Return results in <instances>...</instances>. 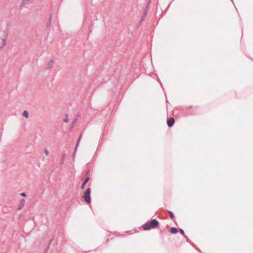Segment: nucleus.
I'll return each mask as SVG.
<instances>
[{"mask_svg":"<svg viewBox=\"0 0 253 253\" xmlns=\"http://www.w3.org/2000/svg\"><path fill=\"white\" fill-rule=\"evenodd\" d=\"M159 225V221L155 219L150 221H148L143 225V228L145 230H150L151 228H155Z\"/></svg>","mask_w":253,"mask_h":253,"instance_id":"nucleus-1","label":"nucleus"},{"mask_svg":"<svg viewBox=\"0 0 253 253\" xmlns=\"http://www.w3.org/2000/svg\"><path fill=\"white\" fill-rule=\"evenodd\" d=\"M90 192L91 189L90 188H87L84 192V195L83 196V198L84 199L85 202L87 204H90L91 202L90 200Z\"/></svg>","mask_w":253,"mask_h":253,"instance_id":"nucleus-2","label":"nucleus"},{"mask_svg":"<svg viewBox=\"0 0 253 253\" xmlns=\"http://www.w3.org/2000/svg\"><path fill=\"white\" fill-rule=\"evenodd\" d=\"M53 63H54V60L53 59H51L46 64V67H45V69L46 70H51L53 67Z\"/></svg>","mask_w":253,"mask_h":253,"instance_id":"nucleus-3","label":"nucleus"},{"mask_svg":"<svg viewBox=\"0 0 253 253\" xmlns=\"http://www.w3.org/2000/svg\"><path fill=\"white\" fill-rule=\"evenodd\" d=\"M175 123V120L173 118H170L167 120V125L169 127H171L173 126Z\"/></svg>","mask_w":253,"mask_h":253,"instance_id":"nucleus-4","label":"nucleus"},{"mask_svg":"<svg viewBox=\"0 0 253 253\" xmlns=\"http://www.w3.org/2000/svg\"><path fill=\"white\" fill-rule=\"evenodd\" d=\"M148 6H149V4H148L147 6H146V9H145V10L143 12V14L141 19L139 22L140 23H141V22H142L144 21L145 17L146 16V15L147 14V12H148Z\"/></svg>","mask_w":253,"mask_h":253,"instance_id":"nucleus-5","label":"nucleus"},{"mask_svg":"<svg viewBox=\"0 0 253 253\" xmlns=\"http://www.w3.org/2000/svg\"><path fill=\"white\" fill-rule=\"evenodd\" d=\"M89 179V176H87L85 179V180H84V181L83 182L82 185H81V189H83L84 188V186L86 184V183L88 181Z\"/></svg>","mask_w":253,"mask_h":253,"instance_id":"nucleus-6","label":"nucleus"},{"mask_svg":"<svg viewBox=\"0 0 253 253\" xmlns=\"http://www.w3.org/2000/svg\"><path fill=\"white\" fill-rule=\"evenodd\" d=\"M25 200L24 199H22L20 201V203L18 206V210H21L24 206L25 205Z\"/></svg>","mask_w":253,"mask_h":253,"instance_id":"nucleus-7","label":"nucleus"},{"mask_svg":"<svg viewBox=\"0 0 253 253\" xmlns=\"http://www.w3.org/2000/svg\"><path fill=\"white\" fill-rule=\"evenodd\" d=\"M66 154L64 153L62 154V158L60 160V165H63V163H64V159L65 158H66Z\"/></svg>","mask_w":253,"mask_h":253,"instance_id":"nucleus-8","label":"nucleus"},{"mask_svg":"<svg viewBox=\"0 0 253 253\" xmlns=\"http://www.w3.org/2000/svg\"><path fill=\"white\" fill-rule=\"evenodd\" d=\"M170 232L171 234H176L177 233L178 230L175 227H171Z\"/></svg>","mask_w":253,"mask_h":253,"instance_id":"nucleus-9","label":"nucleus"},{"mask_svg":"<svg viewBox=\"0 0 253 253\" xmlns=\"http://www.w3.org/2000/svg\"><path fill=\"white\" fill-rule=\"evenodd\" d=\"M82 137V134H80V136H79V139H78V140L77 143V144H76V147H75V152H76V150H77V147H78V146H79V144L80 141V140H81V139ZM75 153V152H74V153Z\"/></svg>","mask_w":253,"mask_h":253,"instance_id":"nucleus-10","label":"nucleus"},{"mask_svg":"<svg viewBox=\"0 0 253 253\" xmlns=\"http://www.w3.org/2000/svg\"><path fill=\"white\" fill-rule=\"evenodd\" d=\"M23 115L25 118H28L29 117V113L27 111L25 110L23 113Z\"/></svg>","mask_w":253,"mask_h":253,"instance_id":"nucleus-11","label":"nucleus"},{"mask_svg":"<svg viewBox=\"0 0 253 253\" xmlns=\"http://www.w3.org/2000/svg\"><path fill=\"white\" fill-rule=\"evenodd\" d=\"M169 215V216L170 217V218L173 219L174 218V214L173 213V212L171 211H168Z\"/></svg>","mask_w":253,"mask_h":253,"instance_id":"nucleus-12","label":"nucleus"},{"mask_svg":"<svg viewBox=\"0 0 253 253\" xmlns=\"http://www.w3.org/2000/svg\"><path fill=\"white\" fill-rule=\"evenodd\" d=\"M179 232H180V233L182 235H183V236L185 238H186V239L187 238V236L185 234L184 231L183 229H179Z\"/></svg>","mask_w":253,"mask_h":253,"instance_id":"nucleus-13","label":"nucleus"},{"mask_svg":"<svg viewBox=\"0 0 253 253\" xmlns=\"http://www.w3.org/2000/svg\"><path fill=\"white\" fill-rule=\"evenodd\" d=\"M78 118H76V119H74V120L72 122V125H73V127H74V126L77 123V122H78Z\"/></svg>","mask_w":253,"mask_h":253,"instance_id":"nucleus-14","label":"nucleus"},{"mask_svg":"<svg viewBox=\"0 0 253 253\" xmlns=\"http://www.w3.org/2000/svg\"><path fill=\"white\" fill-rule=\"evenodd\" d=\"M64 121L65 123H67L69 122V119H68V116L67 115H66V117L64 119Z\"/></svg>","mask_w":253,"mask_h":253,"instance_id":"nucleus-15","label":"nucleus"},{"mask_svg":"<svg viewBox=\"0 0 253 253\" xmlns=\"http://www.w3.org/2000/svg\"><path fill=\"white\" fill-rule=\"evenodd\" d=\"M44 153L46 155V156H47L49 154V152L48 151V150L47 149H44Z\"/></svg>","mask_w":253,"mask_h":253,"instance_id":"nucleus-16","label":"nucleus"},{"mask_svg":"<svg viewBox=\"0 0 253 253\" xmlns=\"http://www.w3.org/2000/svg\"><path fill=\"white\" fill-rule=\"evenodd\" d=\"M2 41H3V43H2L3 46H4L6 45V41L5 39H3Z\"/></svg>","mask_w":253,"mask_h":253,"instance_id":"nucleus-17","label":"nucleus"},{"mask_svg":"<svg viewBox=\"0 0 253 253\" xmlns=\"http://www.w3.org/2000/svg\"><path fill=\"white\" fill-rule=\"evenodd\" d=\"M30 0H23V3L24 4H27Z\"/></svg>","mask_w":253,"mask_h":253,"instance_id":"nucleus-18","label":"nucleus"},{"mask_svg":"<svg viewBox=\"0 0 253 253\" xmlns=\"http://www.w3.org/2000/svg\"><path fill=\"white\" fill-rule=\"evenodd\" d=\"M51 16L50 15L49 19V22L47 23V26L50 24V23L51 22Z\"/></svg>","mask_w":253,"mask_h":253,"instance_id":"nucleus-19","label":"nucleus"},{"mask_svg":"<svg viewBox=\"0 0 253 253\" xmlns=\"http://www.w3.org/2000/svg\"><path fill=\"white\" fill-rule=\"evenodd\" d=\"M20 195L22 196V197H26V195L25 194V193L23 192V193H21L20 194Z\"/></svg>","mask_w":253,"mask_h":253,"instance_id":"nucleus-20","label":"nucleus"},{"mask_svg":"<svg viewBox=\"0 0 253 253\" xmlns=\"http://www.w3.org/2000/svg\"><path fill=\"white\" fill-rule=\"evenodd\" d=\"M86 173L87 174V175H89L90 174V171L89 170H87L86 171Z\"/></svg>","mask_w":253,"mask_h":253,"instance_id":"nucleus-21","label":"nucleus"},{"mask_svg":"<svg viewBox=\"0 0 253 253\" xmlns=\"http://www.w3.org/2000/svg\"><path fill=\"white\" fill-rule=\"evenodd\" d=\"M4 47V46H3V45L2 44V45L0 46V50L3 48Z\"/></svg>","mask_w":253,"mask_h":253,"instance_id":"nucleus-22","label":"nucleus"},{"mask_svg":"<svg viewBox=\"0 0 253 253\" xmlns=\"http://www.w3.org/2000/svg\"><path fill=\"white\" fill-rule=\"evenodd\" d=\"M192 106H190V107H189V108H190V109H192Z\"/></svg>","mask_w":253,"mask_h":253,"instance_id":"nucleus-23","label":"nucleus"}]
</instances>
